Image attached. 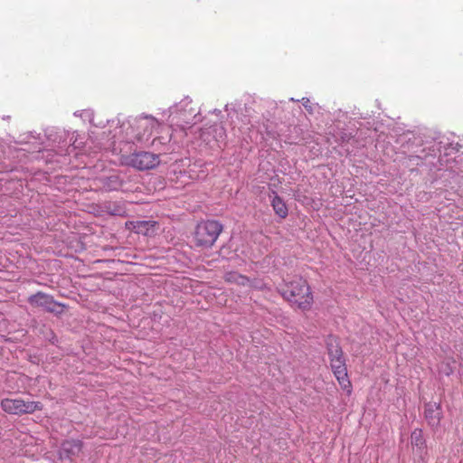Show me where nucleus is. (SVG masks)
I'll return each mask as SVG.
<instances>
[{"label":"nucleus","instance_id":"obj_7","mask_svg":"<svg viewBox=\"0 0 463 463\" xmlns=\"http://www.w3.org/2000/svg\"><path fill=\"white\" fill-rule=\"evenodd\" d=\"M128 164L139 170L154 168L159 164L158 156L150 152L135 153L129 156Z\"/></svg>","mask_w":463,"mask_h":463},{"label":"nucleus","instance_id":"obj_6","mask_svg":"<svg viewBox=\"0 0 463 463\" xmlns=\"http://www.w3.org/2000/svg\"><path fill=\"white\" fill-rule=\"evenodd\" d=\"M1 407L5 412L14 415L31 414L43 410V404L40 402H25L22 399L9 398L2 400Z\"/></svg>","mask_w":463,"mask_h":463},{"label":"nucleus","instance_id":"obj_11","mask_svg":"<svg viewBox=\"0 0 463 463\" xmlns=\"http://www.w3.org/2000/svg\"><path fill=\"white\" fill-rule=\"evenodd\" d=\"M273 194L274 196L271 200V205L273 207V210L275 211L276 214H278L279 217L286 218L288 211L285 202L274 192Z\"/></svg>","mask_w":463,"mask_h":463},{"label":"nucleus","instance_id":"obj_2","mask_svg":"<svg viewBox=\"0 0 463 463\" xmlns=\"http://www.w3.org/2000/svg\"><path fill=\"white\" fill-rule=\"evenodd\" d=\"M279 291L287 301L302 310L308 309L313 302L310 288L307 281L301 278L285 283L279 288Z\"/></svg>","mask_w":463,"mask_h":463},{"label":"nucleus","instance_id":"obj_10","mask_svg":"<svg viewBox=\"0 0 463 463\" xmlns=\"http://www.w3.org/2000/svg\"><path fill=\"white\" fill-rule=\"evenodd\" d=\"M29 302L33 306L43 307L47 309H52V306L53 305L52 298L42 292L31 296Z\"/></svg>","mask_w":463,"mask_h":463},{"label":"nucleus","instance_id":"obj_5","mask_svg":"<svg viewBox=\"0 0 463 463\" xmlns=\"http://www.w3.org/2000/svg\"><path fill=\"white\" fill-rule=\"evenodd\" d=\"M128 125L131 128V134L127 133V137L133 135L139 141H147L159 123L152 116H143L135 118L132 124L128 122Z\"/></svg>","mask_w":463,"mask_h":463},{"label":"nucleus","instance_id":"obj_14","mask_svg":"<svg viewBox=\"0 0 463 463\" xmlns=\"http://www.w3.org/2000/svg\"><path fill=\"white\" fill-rule=\"evenodd\" d=\"M454 364L455 361L452 358L442 361L438 368L439 373L446 376L450 375L454 371Z\"/></svg>","mask_w":463,"mask_h":463},{"label":"nucleus","instance_id":"obj_17","mask_svg":"<svg viewBox=\"0 0 463 463\" xmlns=\"http://www.w3.org/2000/svg\"><path fill=\"white\" fill-rule=\"evenodd\" d=\"M173 137H174V134H172V135L170 136V137H169V139H167V141H170ZM156 142H158V143H160V144H165V143L166 142V138L162 137H156V138H155V139L152 141V145L156 146Z\"/></svg>","mask_w":463,"mask_h":463},{"label":"nucleus","instance_id":"obj_9","mask_svg":"<svg viewBox=\"0 0 463 463\" xmlns=\"http://www.w3.org/2000/svg\"><path fill=\"white\" fill-rule=\"evenodd\" d=\"M425 418L428 424L432 428L439 425L442 411L440 406L436 402H430L425 405Z\"/></svg>","mask_w":463,"mask_h":463},{"label":"nucleus","instance_id":"obj_12","mask_svg":"<svg viewBox=\"0 0 463 463\" xmlns=\"http://www.w3.org/2000/svg\"><path fill=\"white\" fill-rule=\"evenodd\" d=\"M156 222L151 221H137L134 222V229L136 232L144 235H150L154 232Z\"/></svg>","mask_w":463,"mask_h":463},{"label":"nucleus","instance_id":"obj_4","mask_svg":"<svg viewBox=\"0 0 463 463\" xmlns=\"http://www.w3.org/2000/svg\"><path fill=\"white\" fill-rule=\"evenodd\" d=\"M222 231V225L217 221L200 222L195 230L194 239L199 246L211 247Z\"/></svg>","mask_w":463,"mask_h":463},{"label":"nucleus","instance_id":"obj_16","mask_svg":"<svg viewBox=\"0 0 463 463\" xmlns=\"http://www.w3.org/2000/svg\"><path fill=\"white\" fill-rule=\"evenodd\" d=\"M247 286H250L252 288L260 289V290L267 288L265 283L260 279H254L253 280H250V282Z\"/></svg>","mask_w":463,"mask_h":463},{"label":"nucleus","instance_id":"obj_19","mask_svg":"<svg viewBox=\"0 0 463 463\" xmlns=\"http://www.w3.org/2000/svg\"><path fill=\"white\" fill-rule=\"evenodd\" d=\"M219 130H220V133H219V135H220V138H222V135L224 134L223 128H219Z\"/></svg>","mask_w":463,"mask_h":463},{"label":"nucleus","instance_id":"obj_8","mask_svg":"<svg viewBox=\"0 0 463 463\" xmlns=\"http://www.w3.org/2000/svg\"><path fill=\"white\" fill-rule=\"evenodd\" d=\"M83 447L82 441L79 439H66L61 443V449H59L60 459H72L74 457H78L81 452Z\"/></svg>","mask_w":463,"mask_h":463},{"label":"nucleus","instance_id":"obj_15","mask_svg":"<svg viewBox=\"0 0 463 463\" xmlns=\"http://www.w3.org/2000/svg\"><path fill=\"white\" fill-rule=\"evenodd\" d=\"M411 445L419 449L424 448L425 440L421 430H414L411 435Z\"/></svg>","mask_w":463,"mask_h":463},{"label":"nucleus","instance_id":"obj_1","mask_svg":"<svg viewBox=\"0 0 463 463\" xmlns=\"http://www.w3.org/2000/svg\"><path fill=\"white\" fill-rule=\"evenodd\" d=\"M168 112L169 123L173 132H176L178 128L187 135L186 128H190L202 121L200 110L193 104V100L189 97H185L180 102L169 108Z\"/></svg>","mask_w":463,"mask_h":463},{"label":"nucleus","instance_id":"obj_18","mask_svg":"<svg viewBox=\"0 0 463 463\" xmlns=\"http://www.w3.org/2000/svg\"><path fill=\"white\" fill-rule=\"evenodd\" d=\"M302 103H303V106H304L306 109H309V106H308L309 99H307V98H303V99H302Z\"/></svg>","mask_w":463,"mask_h":463},{"label":"nucleus","instance_id":"obj_13","mask_svg":"<svg viewBox=\"0 0 463 463\" xmlns=\"http://www.w3.org/2000/svg\"><path fill=\"white\" fill-rule=\"evenodd\" d=\"M224 279L229 283H234L240 286H247L250 282L249 278L235 271L226 272L224 275Z\"/></svg>","mask_w":463,"mask_h":463},{"label":"nucleus","instance_id":"obj_20","mask_svg":"<svg viewBox=\"0 0 463 463\" xmlns=\"http://www.w3.org/2000/svg\"><path fill=\"white\" fill-rule=\"evenodd\" d=\"M230 106H231V105H229V104H227V105L225 106V109H226V111H227L229 114H230V112H229V111H230Z\"/></svg>","mask_w":463,"mask_h":463},{"label":"nucleus","instance_id":"obj_3","mask_svg":"<svg viewBox=\"0 0 463 463\" xmlns=\"http://www.w3.org/2000/svg\"><path fill=\"white\" fill-rule=\"evenodd\" d=\"M326 346L332 371L343 390L350 393L352 385L348 379L347 369L345 366V358L343 356V352L336 339L334 337H329L326 342Z\"/></svg>","mask_w":463,"mask_h":463}]
</instances>
